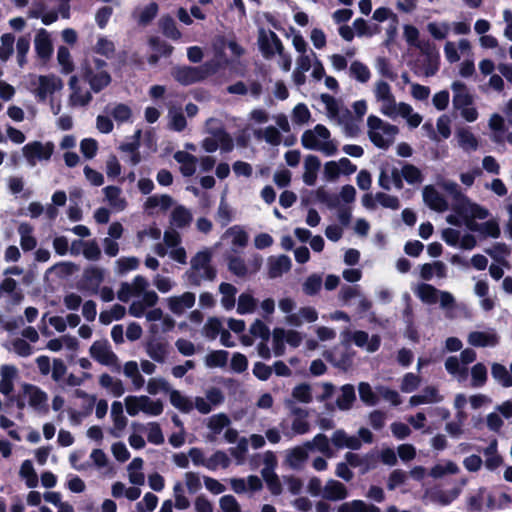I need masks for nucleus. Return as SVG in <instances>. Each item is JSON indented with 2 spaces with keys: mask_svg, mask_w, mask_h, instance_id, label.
I'll list each match as a JSON object with an SVG mask.
<instances>
[{
  "mask_svg": "<svg viewBox=\"0 0 512 512\" xmlns=\"http://www.w3.org/2000/svg\"><path fill=\"white\" fill-rule=\"evenodd\" d=\"M132 297L135 300L130 304L128 312L131 316L140 318L145 315L147 321H160L163 316L161 309L156 308L146 313L147 308L157 304L159 297L150 289L149 281L142 275L135 276L130 282H122L117 292V298L128 302Z\"/></svg>",
  "mask_w": 512,
  "mask_h": 512,
  "instance_id": "f257e3e1",
  "label": "nucleus"
},
{
  "mask_svg": "<svg viewBox=\"0 0 512 512\" xmlns=\"http://www.w3.org/2000/svg\"><path fill=\"white\" fill-rule=\"evenodd\" d=\"M320 98L325 106L328 120L339 125L347 137H355L359 134L361 120L368 108L365 100H358L353 103L352 109L356 116L354 118L350 110L333 96L322 94Z\"/></svg>",
  "mask_w": 512,
  "mask_h": 512,
  "instance_id": "f03ea898",
  "label": "nucleus"
},
{
  "mask_svg": "<svg viewBox=\"0 0 512 512\" xmlns=\"http://www.w3.org/2000/svg\"><path fill=\"white\" fill-rule=\"evenodd\" d=\"M462 201L457 207L458 214L463 217V223L468 230L478 232L482 237L498 238L500 236L501 231L496 219H490L483 223L476 222V220H484L489 217L488 209L470 199Z\"/></svg>",
  "mask_w": 512,
  "mask_h": 512,
  "instance_id": "7ed1b4c3",
  "label": "nucleus"
},
{
  "mask_svg": "<svg viewBox=\"0 0 512 512\" xmlns=\"http://www.w3.org/2000/svg\"><path fill=\"white\" fill-rule=\"evenodd\" d=\"M301 144L307 150L321 152L325 156H333L338 151L337 142L332 138L330 130L323 124L307 129L301 135Z\"/></svg>",
  "mask_w": 512,
  "mask_h": 512,
  "instance_id": "20e7f679",
  "label": "nucleus"
},
{
  "mask_svg": "<svg viewBox=\"0 0 512 512\" xmlns=\"http://www.w3.org/2000/svg\"><path fill=\"white\" fill-rule=\"evenodd\" d=\"M108 64L98 58H86L81 64L82 78L89 84L92 91L98 93L106 88L112 80L107 70Z\"/></svg>",
  "mask_w": 512,
  "mask_h": 512,
  "instance_id": "39448f33",
  "label": "nucleus"
},
{
  "mask_svg": "<svg viewBox=\"0 0 512 512\" xmlns=\"http://www.w3.org/2000/svg\"><path fill=\"white\" fill-rule=\"evenodd\" d=\"M367 135L369 140L380 149H387L393 144L398 128L376 115L367 117Z\"/></svg>",
  "mask_w": 512,
  "mask_h": 512,
  "instance_id": "423d86ee",
  "label": "nucleus"
},
{
  "mask_svg": "<svg viewBox=\"0 0 512 512\" xmlns=\"http://www.w3.org/2000/svg\"><path fill=\"white\" fill-rule=\"evenodd\" d=\"M11 401H14L21 410L28 405L38 414L48 412V394L33 384H22L18 394Z\"/></svg>",
  "mask_w": 512,
  "mask_h": 512,
  "instance_id": "0eeeda50",
  "label": "nucleus"
},
{
  "mask_svg": "<svg viewBox=\"0 0 512 512\" xmlns=\"http://www.w3.org/2000/svg\"><path fill=\"white\" fill-rule=\"evenodd\" d=\"M124 406L128 415L134 417L144 413L150 417H157L164 411L161 399H154L148 395H129L124 398Z\"/></svg>",
  "mask_w": 512,
  "mask_h": 512,
  "instance_id": "6e6552de",
  "label": "nucleus"
},
{
  "mask_svg": "<svg viewBox=\"0 0 512 512\" xmlns=\"http://www.w3.org/2000/svg\"><path fill=\"white\" fill-rule=\"evenodd\" d=\"M31 85V92L39 102H46L55 97V94L61 92L64 87L62 79L55 74L34 75Z\"/></svg>",
  "mask_w": 512,
  "mask_h": 512,
  "instance_id": "1a4fd4ad",
  "label": "nucleus"
},
{
  "mask_svg": "<svg viewBox=\"0 0 512 512\" xmlns=\"http://www.w3.org/2000/svg\"><path fill=\"white\" fill-rule=\"evenodd\" d=\"M207 132L210 134L203 139L201 146L208 152H215L218 148L228 152L233 148L231 137L222 129L219 122L211 118L206 122Z\"/></svg>",
  "mask_w": 512,
  "mask_h": 512,
  "instance_id": "9d476101",
  "label": "nucleus"
},
{
  "mask_svg": "<svg viewBox=\"0 0 512 512\" xmlns=\"http://www.w3.org/2000/svg\"><path fill=\"white\" fill-rule=\"evenodd\" d=\"M372 91L376 103L379 104L380 113L390 119H395L396 111L403 102L396 101L391 86L384 80H377L373 84Z\"/></svg>",
  "mask_w": 512,
  "mask_h": 512,
  "instance_id": "9b49d317",
  "label": "nucleus"
},
{
  "mask_svg": "<svg viewBox=\"0 0 512 512\" xmlns=\"http://www.w3.org/2000/svg\"><path fill=\"white\" fill-rule=\"evenodd\" d=\"M412 290L425 304L433 305L439 302L443 309H452L455 305V298L450 292L440 291L430 284L420 283L414 286Z\"/></svg>",
  "mask_w": 512,
  "mask_h": 512,
  "instance_id": "f8f14e48",
  "label": "nucleus"
},
{
  "mask_svg": "<svg viewBox=\"0 0 512 512\" xmlns=\"http://www.w3.org/2000/svg\"><path fill=\"white\" fill-rule=\"evenodd\" d=\"M55 150L52 141H31L25 144L21 151L29 166L34 167L38 162H48Z\"/></svg>",
  "mask_w": 512,
  "mask_h": 512,
  "instance_id": "ddd939ff",
  "label": "nucleus"
},
{
  "mask_svg": "<svg viewBox=\"0 0 512 512\" xmlns=\"http://www.w3.org/2000/svg\"><path fill=\"white\" fill-rule=\"evenodd\" d=\"M212 254L208 249L197 252L191 259V275L194 283L199 284L201 280H213L216 272L211 266Z\"/></svg>",
  "mask_w": 512,
  "mask_h": 512,
  "instance_id": "4468645a",
  "label": "nucleus"
},
{
  "mask_svg": "<svg viewBox=\"0 0 512 512\" xmlns=\"http://www.w3.org/2000/svg\"><path fill=\"white\" fill-rule=\"evenodd\" d=\"M356 170V165L346 157L328 161L323 166V179L326 182H336L341 175H351Z\"/></svg>",
  "mask_w": 512,
  "mask_h": 512,
  "instance_id": "2eb2a0df",
  "label": "nucleus"
},
{
  "mask_svg": "<svg viewBox=\"0 0 512 512\" xmlns=\"http://www.w3.org/2000/svg\"><path fill=\"white\" fill-rule=\"evenodd\" d=\"M273 349L276 356L284 353V342L292 347H298L303 340L300 332L296 330H285L283 328H275L272 332Z\"/></svg>",
  "mask_w": 512,
  "mask_h": 512,
  "instance_id": "dca6fc26",
  "label": "nucleus"
},
{
  "mask_svg": "<svg viewBox=\"0 0 512 512\" xmlns=\"http://www.w3.org/2000/svg\"><path fill=\"white\" fill-rule=\"evenodd\" d=\"M345 341L351 340L357 347L365 349L368 353L376 352L381 344L380 336L369 334L362 330L351 332L345 330L341 333Z\"/></svg>",
  "mask_w": 512,
  "mask_h": 512,
  "instance_id": "f3484780",
  "label": "nucleus"
},
{
  "mask_svg": "<svg viewBox=\"0 0 512 512\" xmlns=\"http://www.w3.org/2000/svg\"><path fill=\"white\" fill-rule=\"evenodd\" d=\"M258 45L261 53L266 59H270L277 53L284 50V46L280 38L271 30H259Z\"/></svg>",
  "mask_w": 512,
  "mask_h": 512,
  "instance_id": "a211bd4d",
  "label": "nucleus"
},
{
  "mask_svg": "<svg viewBox=\"0 0 512 512\" xmlns=\"http://www.w3.org/2000/svg\"><path fill=\"white\" fill-rule=\"evenodd\" d=\"M379 169L378 184L381 188L385 190H390L392 186L396 189L403 188L401 169L389 162L382 163Z\"/></svg>",
  "mask_w": 512,
  "mask_h": 512,
  "instance_id": "6ab92c4d",
  "label": "nucleus"
},
{
  "mask_svg": "<svg viewBox=\"0 0 512 512\" xmlns=\"http://www.w3.org/2000/svg\"><path fill=\"white\" fill-rule=\"evenodd\" d=\"M90 355L93 359L105 366L118 365V357L112 351L107 340L95 341L90 347Z\"/></svg>",
  "mask_w": 512,
  "mask_h": 512,
  "instance_id": "aec40b11",
  "label": "nucleus"
},
{
  "mask_svg": "<svg viewBox=\"0 0 512 512\" xmlns=\"http://www.w3.org/2000/svg\"><path fill=\"white\" fill-rule=\"evenodd\" d=\"M164 243L170 249L169 256L171 259L180 264L187 263L186 250L180 245L181 236L176 230L170 229L164 232Z\"/></svg>",
  "mask_w": 512,
  "mask_h": 512,
  "instance_id": "412c9836",
  "label": "nucleus"
},
{
  "mask_svg": "<svg viewBox=\"0 0 512 512\" xmlns=\"http://www.w3.org/2000/svg\"><path fill=\"white\" fill-rule=\"evenodd\" d=\"M315 59H318V57L313 51L297 56L296 66L292 72V80L295 85L301 86L306 82L305 73L312 68Z\"/></svg>",
  "mask_w": 512,
  "mask_h": 512,
  "instance_id": "4be33fe9",
  "label": "nucleus"
},
{
  "mask_svg": "<svg viewBox=\"0 0 512 512\" xmlns=\"http://www.w3.org/2000/svg\"><path fill=\"white\" fill-rule=\"evenodd\" d=\"M172 75L180 84L190 85L203 80L207 71L200 67H178L172 71Z\"/></svg>",
  "mask_w": 512,
  "mask_h": 512,
  "instance_id": "5701e85b",
  "label": "nucleus"
},
{
  "mask_svg": "<svg viewBox=\"0 0 512 512\" xmlns=\"http://www.w3.org/2000/svg\"><path fill=\"white\" fill-rule=\"evenodd\" d=\"M196 296L192 292H184L166 299L168 309L175 315H182L195 304Z\"/></svg>",
  "mask_w": 512,
  "mask_h": 512,
  "instance_id": "b1692460",
  "label": "nucleus"
},
{
  "mask_svg": "<svg viewBox=\"0 0 512 512\" xmlns=\"http://www.w3.org/2000/svg\"><path fill=\"white\" fill-rule=\"evenodd\" d=\"M285 406L290 409L294 416L291 429L295 434H305L310 430V424L307 421L308 412L294 405L291 399L285 400Z\"/></svg>",
  "mask_w": 512,
  "mask_h": 512,
  "instance_id": "393cba45",
  "label": "nucleus"
},
{
  "mask_svg": "<svg viewBox=\"0 0 512 512\" xmlns=\"http://www.w3.org/2000/svg\"><path fill=\"white\" fill-rule=\"evenodd\" d=\"M424 203L436 212H444L448 209V202L444 196L432 185H426L422 190Z\"/></svg>",
  "mask_w": 512,
  "mask_h": 512,
  "instance_id": "a878e982",
  "label": "nucleus"
},
{
  "mask_svg": "<svg viewBox=\"0 0 512 512\" xmlns=\"http://www.w3.org/2000/svg\"><path fill=\"white\" fill-rule=\"evenodd\" d=\"M467 342L474 347H495L499 336L495 330L473 331L468 334Z\"/></svg>",
  "mask_w": 512,
  "mask_h": 512,
  "instance_id": "bb28decb",
  "label": "nucleus"
},
{
  "mask_svg": "<svg viewBox=\"0 0 512 512\" xmlns=\"http://www.w3.org/2000/svg\"><path fill=\"white\" fill-rule=\"evenodd\" d=\"M318 320V311L312 306L301 307L294 314L285 317L286 324L299 327L304 323H314Z\"/></svg>",
  "mask_w": 512,
  "mask_h": 512,
  "instance_id": "cd10ccee",
  "label": "nucleus"
},
{
  "mask_svg": "<svg viewBox=\"0 0 512 512\" xmlns=\"http://www.w3.org/2000/svg\"><path fill=\"white\" fill-rule=\"evenodd\" d=\"M173 204V198L167 194L153 195L146 199L144 210L152 215L159 212H166Z\"/></svg>",
  "mask_w": 512,
  "mask_h": 512,
  "instance_id": "c85d7f7f",
  "label": "nucleus"
},
{
  "mask_svg": "<svg viewBox=\"0 0 512 512\" xmlns=\"http://www.w3.org/2000/svg\"><path fill=\"white\" fill-rule=\"evenodd\" d=\"M451 90L453 93L452 102L454 108L458 109L460 107L473 104V95L469 92L466 84L462 81H453L451 84Z\"/></svg>",
  "mask_w": 512,
  "mask_h": 512,
  "instance_id": "c756f323",
  "label": "nucleus"
},
{
  "mask_svg": "<svg viewBox=\"0 0 512 512\" xmlns=\"http://www.w3.org/2000/svg\"><path fill=\"white\" fill-rule=\"evenodd\" d=\"M122 372L130 380L133 390L138 391L144 387L146 380L141 374L138 362L134 360L125 362L122 366Z\"/></svg>",
  "mask_w": 512,
  "mask_h": 512,
  "instance_id": "7c9ffc66",
  "label": "nucleus"
},
{
  "mask_svg": "<svg viewBox=\"0 0 512 512\" xmlns=\"http://www.w3.org/2000/svg\"><path fill=\"white\" fill-rule=\"evenodd\" d=\"M18 377V369L14 365L4 364L0 367V392L8 396L14 390V382Z\"/></svg>",
  "mask_w": 512,
  "mask_h": 512,
  "instance_id": "2f4dec72",
  "label": "nucleus"
},
{
  "mask_svg": "<svg viewBox=\"0 0 512 512\" xmlns=\"http://www.w3.org/2000/svg\"><path fill=\"white\" fill-rule=\"evenodd\" d=\"M34 46L37 55L42 59H48L53 53V45L50 33L46 29H39L35 35Z\"/></svg>",
  "mask_w": 512,
  "mask_h": 512,
  "instance_id": "473e14b6",
  "label": "nucleus"
},
{
  "mask_svg": "<svg viewBox=\"0 0 512 512\" xmlns=\"http://www.w3.org/2000/svg\"><path fill=\"white\" fill-rule=\"evenodd\" d=\"M348 496L345 485L337 480L329 479L323 486L322 497L331 501H340Z\"/></svg>",
  "mask_w": 512,
  "mask_h": 512,
  "instance_id": "72a5a7b5",
  "label": "nucleus"
},
{
  "mask_svg": "<svg viewBox=\"0 0 512 512\" xmlns=\"http://www.w3.org/2000/svg\"><path fill=\"white\" fill-rule=\"evenodd\" d=\"M443 400V396L439 393L438 389L434 386H427L420 394L413 395L409 399L411 406L421 404L439 403Z\"/></svg>",
  "mask_w": 512,
  "mask_h": 512,
  "instance_id": "f704fd0d",
  "label": "nucleus"
},
{
  "mask_svg": "<svg viewBox=\"0 0 512 512\" xmlns=\"http://www.w3.org/2000/svg\"><path fill=\"white\" fill-rule=\"evenodd\" d=\"M455 138L458 146L465 152L476 151L479 147L478 138L468 128H458Z\"/></svg>",
  "mask_w": 512,
  "mask_h": 512,
  "instance_id": "c9c22d12",
  "label": "nucleus"
},
{
  "mask_svg": "<svg viewBox=\"0 0 512 512\" xmlns=\"http://www.w3.org/2000/svg\"><path fill=\"white\" fill-rule=\"evenodd\" d=\"M105 200L109 206L117 212L123 211L127 206V201L122 195L121 188L117 186H107L103 189Z\"/></svg>",
  "mask_w": 512,
  "mask_h": 512,
  "instance_id": "e433bc0d",
  "label": "nucleus"
},
{
  "mask_svg": "<svg viewBox=\"0 0 512 512\" xmlns=\"http://www.w3.org/2000/svg\"><path fill=\"white\" fill-rule=\"evenodd\" d=\"M99 385L104 388L107 393L114 397H121L126 389L121 379L115 378L107 373H103L98 378Z\"/></svg>",
  "mask_w": 512,
  "mask_h": 512,
  "instance_id": "4c0bfd02",
  "label": "nucleus"
},
{
  "mask_svg": "<svg viewBox=\"0 0 512 512\" xmlns=\"http://www.w3.org/2000/svg\"><path fill=\"white\" fill-rule=\"evenodd\" d=\"M320 159L315 155H308L304 159L303 181L306 185L316 184L318 171L320 169Z\"/></svg>",
  "mask_w": 512,
  "mask_h": 512,
  "instance_id": "58836bf2",
  "label": "nucleus"
},
{
  "mask_svg": "<svg viewBox=\"0 0 512 512\" xmlns=\"http://www.w3.org/2000/svg\"><path fill=\"white\" fill-rule=\"evenodd\" d=\"M331 441L339 449L348 448L352 450H357L361 447V440L354 435H348L344 430H336L332 437Z\"/></svg>",
  "mask_w": 512,
  "mask_h": 512,
  "instance_id": "ea45409f",
  "label": "nucleus"
},
{
  "mask_svg": "<svg viewBox=\"0 0 512 512\" xmlns=\"http://www.w3.org/2000/svg\"><path fill=\"white\" fill-rule=\"evenodd\" d=\"M193 216L191 211L185 206H175L171 212L170 224L173 228L184 229L192 222Z\"/></svg>",
  "mask_w": 512,
  "mask_h": 512,
  "instance_id": "a19ab883",
  "label": "nucleus"
},
{
  "mask_svg": "<svg viewBox=\"0 0 512 512\" xmlns=\"http://www.w3.org/2000/svg\"><path fill=\"white\" fill-rule=\"evenodd\" d=\"M171 405L184 414H189L193 411V398L183 394L177 389H173L169 395Z\"/></svg>",
  "mask_w": 512,
  "mask_h": 512,
  "instance_id": "79ce46f5",
  "label": "nucleus"
},
{
  "mask_svg": "<svg viewBox=\"0 0 512 512\" xmlns=\"http://www.w3.org/2000/svg\"><path fill=\"white\" fill-rule=\"evenodd\" d=\"M446 274L447 267L441 261L425 263L420 266V277L423 280H431L433 277L445 278Z\"/></svg>",
  "mask_w": 512,
  "mask_h": 512,
  "instance_id": "37998d69",
  "label": "nucleus"
},
{
  "mask_svg": "<svg viewBox=\"0 0 512 512\" xmlns=\"http://www.w3.org/2000/svg\"><path fill=\"white\" fill-rule=\"evenodd\" d=\"M291 260L286 255H281L278 257H272L269 259V277L270 278H278L282 276L284 273L288 272L291 268Z\"/></svg>",
  "mask_w": 512,
  "mask_h": 512,
  "instance_id": "c03bdc74",
  "label": "nucleus"
},
{
  "mask_svg": "<svg viewBox=\"0 0 512 512\" xmlns=\"http://www.w3.org/2000/svg\"><path fill=\"white\" fill-rule=\"evenodd\" d=\"M146 391L149 395L155 396L158 394L170 395V392L174 389L170 383L161 376L150 377L146 383Z\"/></svg>",
  "mask_w": 512,
  "mask_h": 512,
  "instance_id": "a18cd8bd",
  "label": "nucleus"
},
{
  "mask_svg": "<svg viewBox=\"0 0 512 512\" xmlns=\"http://www.w3.org/2000/svg\"><path fill=\"white\" fill-rule=\"evenodd\" d=\"M308 451L306 444L288 450L286 453L287 464L293 469H300L308 458Z\"/></svg>",
  "mask_w": 512,
  "mask_h": 512,
  "instance_id": "49530a36",
  "label": "nucleus"
},
{
  "mask_svg": "<svg viewBox=\"0 0 512 512\" xmlns=\"http://www.w3.org/2000/svg\"><path fill=\"white\" fill-rule=\"evenodd\" d=\"M174 159L180 164V171L184 176H192L196 171L197 159L186 151H177Z\"/></svg>",
  "mask_w": 512,
  "mask_h": 512,
  "instance_id": "de8ad7c7",
  "label": "nucleus"
},
{
  "mask_svg": "<svg viewBox=\"0 0 512 512\" xmlns=\"http://www.w3.org/2000/svg\"><path fill=\"white\" fill-rule=\"evenodd\" d=\"M231 423L230 418L225 413H217L210 416L206 421V426L212 434V439L219 435Z\"/></svg>",
  "mask_w": 512,
  "mask_h": 512,
  "instance_id": "09e8293b",
  "label": "nucleus"
},
{
  "mask_svg": "<svg viewBox=\"0 0 512 512\" xmlns=\"http://www.w3.org/2000/svg\"><path fill=\"white\" fill-rule=\"evenodd\" d=\"M219 293L221 295L222 307L230 311L235 307L237 288L230 283H221L219 285Z\"/></svg>",
  "mask_w": 512,
  "mask_h": 512,
  "instance_id": "8fccbe9b",
  "label": "nucleus"
},
{
  "mask_svg": "<svg viewBox=\"0 0 512 512\" xmlns=\"http://www.w3.org/2000/svg\"><path fill=\"white\" fill-rule=\"evenodd\" d=\"M337 512H381V510L379 507L368 504L363 500H352L339 505Z\"/></svg>",
  "mask_w": 512,
  "mask_h": 512,
  "instance_id": "3c124183",
  "label": "nucleus"
},
{
  "mask_svg": "<svg viewBox=\"0 0 512 512\" xmlns=\"http://www.w3.org/2000/svg\"><path fill=\"white\" fill-rule=\"evenodd\" d=\"M257 299L250 291L241 293L237 300V313L240 315L252 314L257 307Z\"/></svg>",
  "mask_w": 512,
  "mask_h": 512,
  "instance_id": "603ef678",
  "label": "nucleus"
},
{
  "mask_svg": "<svg viewBox=\"0 0 512 512\" xmlns=\"http://www.w3.org/2000/svg\"><path fill=\"white\" fill-rule=\"evenodd\" d=\"M398 116L404 118L407 124L412 128L418 127L422 122V116L419 113L414 112L413 107L405 102H403L396 111V117Z\"/></svg>",
  "mask_w": 512,
  "mask_h": 512,
  "instance_id": "864d4df0",
  "label": "nucleus"
},
{
  "mask_svg": "<svg viewBox=\"0 0 512 512\" xmlns=\"http://www.w3.org/2000/svg\"><path fill=\"white\" fill-rule=\"evenodd\" d=\"M445 368L448 373L456 378L459 382L466 380L467 367H465L457 357H448L445 361Z\"/></svg>",
  "mask_w": 512,
  "mask_h": 512,
  "instance_id": "5fc2aeb1",
  "label": "nucleus"
},
{
  "mask_svg": "<svg viewBox=\"0 0 512 512\" xmlns=\"http://www.w3.org/2000/svg\"><path fill=\"white\" fill-rule=\"evenodd\" d=\"M493 379L504 388L512 386V373L502 364L493 363L491 366Z\"/></svg>",
  "mask_w": 512,
  "mask_h": 512,
  "instance_id": "6e6d98bb",
  "label": "nucleus"
},
{
  "mask_svg": "<svg viewBox=\"0 0 512 512\" xmlns=\"http://www.w3.org/2000/svg\"><path fill=\"white\" fill-rule=\"evenodd\" d=\"M125 314V307L120 304H115L110 308L101 311L99 315V321L104 325H108L113 321L122 319L125 316Z\"/></svg>",
  "mask_w": 512,
  "mask_h": 512,
  "instance_id": "4d7b16f0",
  "label": "nucleus"
},
{
  "mask_svg": "<svg viewBox=\"0 0 512 512\" xmlns=\"http://www.w3.org/2000/svg\"><path fill=\"white\" fill-rule=\"evenodd\" d=\"M254 135L258 139H262L272 146H278L281 144L282 137L279 130L274 126H268L263 129H258L254 132Z\"/></svg>",
  "mask_w": 512,
  "mask_h": 512,
  "instance_id": "13d9d810",
  "label": "nucleus"
},
{
  "mask_svg": "<svg viewBox=\"0 0 512 512\" xmlns=\"http://www.w3.org/2000/svg\"><path fill=\"white\" fill-rule=\"evenodd\" d=\"M356 399L354 386L345 384L341 387V394L337 398L336 404L341 410H348L352 407Z\"/></svg>",
  "mask_w": 512,
  "mask_h": 512,
  "instance_id": "bf43d9fd",
  "label": "nucleus"
},
{
  "mask_svg": "<svg viewBox=\"0 0 512 512\" xmlns=\"http://www.w3.org/2000/svg\"><path fill=\"white\" fill-rule=\"evenodd\" d=\"M19 475L25 481L27 487L35 488L38 485V476L30 460L22 462Z\"/></svg>",
  "mask_w": 512,
  "mask_h": 512,
  "instance_id": "052dcab7",
  "label": "nucleus"
},
{
  "mask_svg": "<svg viewBox=\"0 0 512 512\" xmlns=\"http://www.w3.org/2000/svg\"><path fill=\"white\" fill-rule=\"evenodd\" d=\"M32 227L27 223H21L18 228L20 245L23 250L30 251L36 247L37 241L32 235Z\"/></svg>",
  "mask_w": 512,
  "mask_h": 512,
  "instance_id": "680f3d73",
  "label": "nucleus"
},
{
  "mask_svg": "<svg viewBox=\"0 0 512 512\" xmlns=\"http://www.w3.org/2000/svg\"><path fill=\"white\" fill-rule=\"evenodd\" d=\"M43 499L46 502L54 505L57 508V512H75L73 505L67 501H63L59 492H45L43 494Z\"/></svg>",
  "mask_w": 512,
  "mask_h": 512,
  "instance_id": "e2e57ef3",
  "label": "nucleus"
},
{
  "mask_svg": "<svg viewBox=\"0 0 512 512\" xmlns=\"http://www.w3.org/2000/svg\"><path fill=\"white\" fill-rule=\"evenodd\" d=\"M459 467L456 463L452 461H445L442 463H437L430 470V476L439 479L446 475H454L459 472Z\"/></svg>",
  "mask_w": 512,
  "mask_h": 512,
  "instance_id": "0e129e2a",
  "label": "nucleus"
},
{
  "mask_svg": "<svg viewBox=\"0 0 512 512\" xmlns=\"http://www.w3.org/2000/svg\"><path fill=\"white\" fill-rule=\"evenodd\" d=\"M133 426L140 430H146L147 439L150 443L160 445L164 442V436L158 423L149 422L146 426L141 424H134Z\"/></svg>",
  "mask_w": 512,
  "mask_h": 512,
  "instance_id": "69168bd1",
  "label": "nucleus"
},
{
  "mask_svg": "<svg viewBox=\"0 0 512 512\" xmlns=\"http://www.w3.org/2000/svg\"><path fill=\"white\" fill-rule=\"evenodd\" d=\"M231 461L228 455L223 451H216L210 457L207 458V462H205V468L208 470L214 471L219 468L226 469L229 467Z\"/></svg>",
  "mask_w": 512,
  "mask_h": 512,
  "instance_id": "338daca9",
  "label": "nucleus"
},
{
  "mask_svg": "<svg viewBox=\"0 0 512 512\" xmlns=\"http://www.w3.org/2000/svg\"><path fill=\"white\" fill-rule=\"evenodd\" d=\"M402 180L410 185H419L423 182V175L419 168L412 164H405L401 168Z\"/></svg>",
  "mask_w": 512,
  "mask_h": 512,
  "instance_id": "774afa93",
  "label": "nucleus"
}]
</instances>
